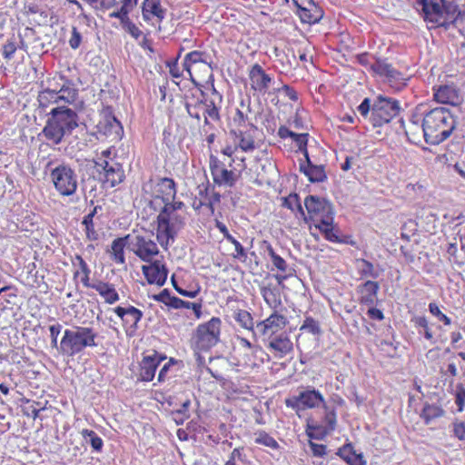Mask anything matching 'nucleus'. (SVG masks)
Wrapping results in <instances>:
<instances>
[{
    "label": "nucleus",
    "instance_id": "nucleus-39",
    "mask_svg": "<svg viewBox=\"0 0 465 465\" xmlns=\"http://www.w3.org/2000/svg\"><path fill=\"white\" fill-rule=\"evenodd\" d=\"M337 455L345 460L348 465H364L363 456L356 453L351 443L343 444L342 447L338 449Z\"/></svg>",
    "mask_w": 465,
    "mask_h": 465
},
{
    "label": "nucleus",
    "instance_id": "nucleus-61",
    "mask_svg": "<svg viewBox=\"0 0 465 465\" xmlns=\"http://www.w3.org/2000/svg\"><path fill=\"white\" fill-rule=\"evenodd\" d=\"M80 45H81V34L77 30V27L73 26L72 27V35H70V38H69V46L73 50H76V49H78V47H80Z\"/></svg>",
    "mask_w": 465,
    "mask_h": 465
},
{
    "label": "nucleus",
    "instance_id": "nucleus-51",
    "mask_svg": "<svg viewBox=\"0 0 465 465\" xmlns=\"http://www.w3.org/2000/svg\"><path fill=\"white\" fill-rule=\"evenodd\" d=\"M282 207L292 211L298 215H303V208L302 207L299 196L296 193H291L286 197H282Z\"/></svg>",
    "mask_w": 465,
    "mask_h": 465
},
{
    "label": "nucleus",
    "instance_id": "nucleus-36",
    "mask_svg": "<svg viewBox=\"0 0 465 465\" xmlns=\"http://www.w3.org/2000/svg\"><path fill=\"white\" fill-rule=\"evenodd\" d=\"M412 325L417 330L418 335L424 337V340L435 343V332H433V324L423 315H417L411 318Z\"/></svg>",
    "mask_w": 465,
    "mask_h": 465
},
{
    "label": "nucleus",
    "instance_id": "nucleus-7",
    "mask_svg": "<svg viewBox=\"0 0 465 465\" xmlns=\"http://www.w3.org/2000/svg\"><path fill=\"white\" fill-rule=\"evenodd\" d=\"M97 332L91 327L75 326L63 331L59 343V352L65 357H74L86 348L97 346Z\"/></svg>",
    "mask_w": 465,
    "mask_h": 465
},
{
    "label": "nucleus",
    "instance_id": "nucleus-53",
    "mask_svg": "<svg viewBox=\"0 0 465 465\" xmlns=\"http://www.w3.org/2000/svg\"><path fill=\"white\" fill-rule=\"evenodd\" d=\"M220 203V194L219 193L212 192L211 195L206 197L204 201H199L198 203H193L194 210H199L201 207L204 206L208 208L209 213H214V205Z\"/></svg>",
    "mask_w": 465,
    "mask_h": 465
},
{
    "label": "nucleus",
    "instance_id": "nucleus-43",
    "mask_svg": "<svg viewBox=\"0 0 465 465\" xmlns=\"http://www.w3.org/2000/svg\"><path fill=\"white\" fill-rule=\"evenodd\" d=\"M101 209L100 205H96L93 207V210L90 211L89 213L86 214V216L83 217L82 225L84 227V232H86V238L89 239V241H97L98 239V233L94 229V223L93 218L97 213V211Z\"/></svg>",
    "mask_w": 465,
    "mask_h": 465
},
{
    "label": "nucleus",
    "instance_id": "nucleus-20",
    "mask_svg": "<svg viewBox=\"0 0 465 465\" xmlns=\"http://www.w3.org/2000/svg\"><path fill=\"white\" fill-rule=\"evenodd\" d=\"M130 250L143 262H152L163 259L157 243L150 236L136 235L130 243Z\"/></svg>",
    "mask_w": 465,
    "mask_h": 465
},
{
    "label": "nucleus",
    "instance_id": "nucleus-62",
    "mask_svg": "<svg viewBox=\"0 0 465 465\" xmlns=\"http://www.w3.org/2000/svg\"><path fill=\"white\" fill-rule=\"evenodd\" d=\"M310 449L311 452H312V456L316 458H322L326 455V445L315 443L310 440Z\"/></svg>",
    "mask_w": 465,
    "mask_h": 465
},
{
    "label": "nucleus",
    "instance_id": "nucleus-48",
    "mask_svg": "<svg viewBox=\"0 0 465 465\" xmlns=\"http://www.w3.org/2000/svg\"><path fill=\"white\" fill-rule=\"evenodd\" d=\"M80 434H82V437L84 439V440L89 441L93 451L100 453V451L103 450V440L100 438V436L97 435V433H95V431L90 430L88 429H83L82 431H80Z\"/></svg>",
    "mask_w": 465,
    "mask_h": 465
},
{
    "label": "nucleus",
    "instance_id": "nucleus-17",
    "mask_svg": "<svg viewBox=\"0 0 465 465\" xmlns=\"http://www.w3.org/2000/svg\"><path fill=\"white\" fill-rule=\"evenodd\" d=\"M256 129H231V134L233 144H228L221 150V153L228 158L236 157V153L241 150L242 153H253L256 150V140L254 139V133Z\"/></svg>",
    "mask_w": 465,
    "mask_h": 465
},
{
    "label": "nucleus",
    "instance_id": "nucleus-32",
    "mask_svg": "<svg viewBox=\"0 0 465 465\" xmlns=\"http://www.w3.org/2000/svg\"><path fill=\"white\" fill-rule=\"evenodd\" d=\"M295 8L296 16L300 17V21L302 24H308L310 25H315L321 21L323 17V10L320 5H296Z\"/></svg>",
    "mask_w": 465,
    "mask_h": 465
},
{
    "label": "nucleus",
    "instance_id": "nucleus-45",
    "mask_svg": "<svg viewBox=\"0 0 465 465\" xmlns=\"http://www.w3.org/2000/svg\"><path fill=\"white\" fill-rule=\"evenodd\" d=\"M233 319H235L236 322H238L242 329L248 331H253V317H252V314H250L248 311L243 309L236 310L235 313H233Z\"/></svg>",
    "mask_w": 465,
    "mask_h": 465
},
{
    "label": "nucleus",
    "instance_id": "nucleus-34",
    "mask_svg": "<svg viewBox=\"0 0 465 465\" xmlns=\"http://www.w3.org/2000/svg\"><path fill=\"white\" fill-rule=\"evenodd\" d=\"M214 227L218 229L219 232H221L222 235H223V238H225V240L228 241L229 243L235 247V252H232V258L241 262H245L247 259L246 249H244L242 246V243H240V242L236 240V238H234L231 233H229L226 225L218 220H214Z\"/></svg>",
    "mask_w": 465,
    "mask_h": 465
},
{
    "label": "nucleus",
    "instance_id": "nucleus-40",
    "mask_svg": "<svg viewBox=\"0 0 465 465\" xmlns=\"http://www.w3.org/2000/svg\"><path fill=\"white\" fill-rule=\"evenodd\" d=\"M110 19H117L120 22V26L124 28V32L127 33L134 39L137 40L143 36V32L140 28L130 20L128 15H109Z\"/></svg>",
    "mask_w": 465,
    "mask_h": 465
},
{
    "label": "nucleus",
    "instance_id": "nucleus-12",
    "mask_svg": "<svg viewBox=\"0 0 465 465\" xmlns=\"http://www.w3.org/2000/svg\"><path fill=\"white\" fill-rule=\"evenodd\" d=\"M336 429V411L329 406H323L322 416L320 420L310 416L305 424V434L311 440H322Z\"/></svg>",
    "mask_w": 465,
    "mask_h": 465
},
{
    "label": "nucleus",
    "instance_id": "nucleus-37",
    "mask_svg": "<svg viewBox=\"0 0 465 465\" xmlns=\"http://www.w3.org/2000/svg\"><path fill=\"white\" fill-rule=\"evenodd\" d=\"M137 2L138 0H104V6L106 9L116 7V10L109 13V15H129L137 5Z\"/></svg>",
    "mask_w": 465,
    "mask_h": 465
},
{
    "label": "nucleus",
    "instance_id": "nucleus-8",
    "mask_svg": "<svg viewBox=\"0 0 465 465\" xmlns=\"http://www.w3.org/2000/svg\"><path fill=\"white\" fill-rule=\"evenodd\" d=\"M228 167L229 169L217 156L213 154L209 156V171H211L212 181L216 186L232 188L236 184L242 176V172L246 168L244 157L232 156L229 158Z\"/></svg>",
    "mask_w": 465,
    "mask_h": 465
},
{
    "label": "nucleus",
    "instance_id": "nucleus-42",
    "mask_svg": "<svg viewBox=\"0 0 465 465\" xmlns=\"http://www.w3.org/2000/svg\"><path fill=\"white\" fill-rule=\"evenodd\" d=\"M124 247L125 238H116L113 240L112 245H110V256L116 264H124Z\"/></svg>",
    "mask_w": 465,
    "mask_h": 465
},
{
    "label": "nucleus",
    "instance_id": "nucleus-35",
    "mask_svg": "<svg viewBox=\"0 0 465 465\" xmlns=\"http://www.w3.org/2000/svg\"><path fill=\"white\" fill-rule=\"evenodd\" d=\"M307 163L300 165V171L303 175L307 176L308 181L312 183H322L326 180V173H324L323 165H316L311 163L309 155H305Z\"/></svg>",
    "mask_w": 465,
    "mask_h": 465
},
{
    "label": "nucleus",
    "instance_id": "nucleus-29",
    "mask_svg": "<svg viewBox=\"0 0 465 465\" xmlns=\"http://www.w3.org/2000/svg\"><path fill=\"white\" fill-rule=\"evenodd\" d=\"M165 10L162 7L160 0H143L142 2V17L152 25L162 24L164 19Z\"/></svg>",
    "mask_w": 465,
    "mask_h": 465
},
{
    "label": "nucleus",
    "instance_id": "nucleus-50",
    "mask_svg": "<svg viewBox=\"0 0 465 465\" xmlns=\"http://www.w3.org/2000/svg\"><path fill=\"white\" fill-rule=\"evenodd\" d=\"M300 331L318 337L322 333L321 324L313 317L307 316L303 319L302 325L300 326Z\"/></svg>",
    "mask_w": 465,
    "mask_h": 465
},
{
    "label": "nucleus",
    "instance_id": "nucleus-28",
    "mask_svg": "<svg viewBox=\"0 0 465 465\" xmlns=\"http://www.w3.org/2000/svg\"><path fill=\"white\" fill-rule=\"evenodd\" d=\"M266 244V253H268L269 258H271V262H272L273 268L276 269V271L280 272L278 274L275 275V280L278 284L283 283L284 281H286L288 278H292L294 275V270L290 268L286 261L281 257V255L276 254V252L274 251L272 244L265 242Z\"/></svg>",
    "mask_w": 465,
    "mask_h": 465
},
{
    "label": "nucleus",
    "instance_id": "nucleus-33",
    "mask_svg": "<svg viewBox=\"0 0 465 465\" xmlns=\"http://www.w3.org/2000/svg\"><path fill=\"white\" fill-rule=\"evenodd\" d=\"M120 128V122L113 115L110 107H107L100 112V120L97 122L96 130L97 134L104 136H109L113 133L117 132Z\"/></svg>",
    "mask_w": 465,
    "mask_h": 465
},
{
    "label": "nucleus",
    "instance_id": "nucleus-18",
    "mask_svg": "<svg viewBox=\"0 0 465 465\" xmlns=\"http://www.w3.org/2000/svg\"><path fill=\"white\" fill-rule=\"evenodd\" d=\"M399 114L398 102L392 98L378 96L372 104L371 121L375 127L382 126L391 122Z\"/></svg>",
    "mask_w": 465,
    "mask_h": 465
},
{
    "label": "nucleus",
    "instance_id": "nucleus-11",
    "mask_svg": "<svg viewBox=\"0 0 465 465\" xmlns=\"http://www.w3.org/2000/svg\"><path fill=\"white\" fill-rule=\"evenodd\" d=\"M235 352L236 365L242 368L254 369L263 364L266 352L256 343L249 341L248 339L236 336Z\"/></svg>",
    "mask_w": 465,
    "mask_h": 465
},
{
    "label": "nucleus",
    "instance_id": "nucleus-60",
    "mask_svg": "<svg viewBox=\"0 0 465 465\" xmlns=\"http://www.w3.org/2000/svg\"><path fill=\"white\" fill-rule=\"evenodd\" d=\"M167 68H169V74H171V76L174 79H179L183 75V71L184 69H181L179 67V63L177 62V59L167 62Z\"/></svg>",
    "mask_w": 465,
    "mask_h": 465
},
{
    "label": "nucleus",
    "instance_id": "nucleus-26",
    "mask_svg": "<svg viewBox=\"0 0 465 465\" xmlns=\"http://www.w3.org/2000/svg\"><path fill=\"white\" fill-rule=\"evenodd\" d=\"M432 96L434 101L452 106H458L462 103V96L460 91L452 84H442L432 87Z\"/></svg>",
    "mask_w": 465,
    "mask_h": 465
},
{
    "label": "nucleus",
    "instance_id": "nucleus-23",
    "mask_svg": "<svg viewBox=\"0 0 465 465\" xmlns=\"http://www.w3.org/2000/svg\"><path fill=\"white\" fill-rule=\"evenodd\" d=\"M147 264L142 265V273L147 283L162 287L167 280L168 270L165 267L164 260L155 259L152 262H143Z\"/></svg>",
    "mask_w": 465,
    "mask_h": 465
},
{
    "label": "nucleus",
    "instance_id": "nucleus-5",
    "mask_svg": "<svg viewBox=\"0 0 465 465\" xmlns=\"http://www.w3.org/2000/svg\"><path fill=\"white\" fill-rule=\"evenodd\" d=\"M456 126L455 117L444 107H435L422 118V134L430 144H439L449 139Z\"/></svg>",
    "mask_w": 465,
    "mask_h": 465
},
{
    "label": "nucleus",
    "instance_id": "nucleus-9",
    "mask_svg": "<svg viewBox=\"0 0 465 465\" xmlns=\"http://www.w3.org/2000/svg\"><path fill=\"white\" fill-rule=\"evenodd\" d=\"M112 154L111 148H108L102 151L94 160L100 182L107 187H114L124 180V170Z\"/></svg>",
    "mask_w": 465,
    "mask_h": 465
},
{
    "label": "nucleus",
    "instance_id": "nucleus-64",
    "mask_svg": "<svg viewBox=\"0 0 465 465\" xmlns=\"http://www.w3.org/2000/svg\"><path fill=\"white\" fill-rule=\"evenodd\" d=\"M452 434L456 436L459 440H465V422L460 421V422H454L452 424Z\"/></svg>",
    "mask_w": 465,
    "mask_h": 465
},
{
    "label": "nucleus",
    "instance_id": "nucleus-44",
    "mask_svg": "<svg viewBox=\"0 0 465 465\" xmlns=\"http://www.w3.org/2000/svg\"><path fill=\"white\" fill-rule=\"evenodd\" d=\"M238 129H256V126L247 122V115L244 114L240 109L235 110V114L232 115L231 122H229V130Z\"/></svg>",
    "mask_w": 465,
    "mask_h": 465
},
{
    "label": "nucleus",
    "instance_id": "nucleus-1",
    "mask_svg": "<svg viewBox=\"0 0 465 465\" xmlns=\"http://www.w3.org/2000/svg\"><path fill=\"white\" fill-rule=\"evenodd\" d=\"M175 193V183L171 178H159L154 184L151 204L161 206L156 217V240L164 250L174 242L177 233L184 226V217L177 213L184 208V203L174 200Z\"/></svg>",
    "mask_w": 465,
    "mask_h": 465
},
{
    "label": "nucleus",
    "instance_id": "nucleus-25",
    "mask_svg": "<svg viewBox=\"0 0 465 465\" xmlns=\"http://www.w3.org/2000/svg\"><path fill=\"white\" fill-rule=\"evenodd\" d=\"M165 360V356L153 351V353L144 355L139 364V380L151 382L154 379L157 367Z\"/></svg>",
    "mask_w": 465,
    "mask_h": 465
},
{
    "label": "nucleus",
    "instance_id": "nucleus-2",
    "mask_svg": "<svg viewBox=\"0 0 465 465\" xmlns=\"http://www.w3.org/2000/svg\"><path fill=\"white\" fill-rule=\"evenodd\" d=\"M303 214L295 213L296 217L300 216L305 223L315 226L325 241L333 243L343 242L339 227L333 223L334 211L331 202L323 197L308 195L303 199Z\"/></svg>",
    "mask_w": 465,
    "mask_h": 465
},
{
    "label": "nucleus",
    "instance_id": "nucleus-4",
    "mask_svg": "<svg viewBox=\"0 0 465 465\" xmlns=\"http://www.w3.org/2000/svg\"><path fill=\"white\" fill-rule=\"evenodd\" d=\"M77 113L68 106L53 107L43 127V137L52 144L58 145L63 142L64 137L70 135L77 128Z\"/></svg>",
    "mask_w": 465,
    "mask_h": 465
},
{
    "label": "nucleus",
    "instance_id": "nucleus-47",
    "mask_svg": "<svg viewBox=\"0 0 465 465\" xmlns=\"http://www.w3.org/2000/svg\"><path fill=\"white\" fill-rule=\"evenodd\" d=\"M154 302L158 303H163L167 308H172L173 306L182 303L183 300L177 296H173L170 294V292L166 289L161 291V292L157 294H153L152 296Z\"/></svg>",
    "mask_w": 465,
    "mask_h": 465
},
{
    "label": "nucleus",
    "instance_id": "nucleus-49",
    "mask_svg": "<svg viewBox=\"0 0 465 465\" xmlns=\"http://www.w3.org/2000/svg\"><path fill=\"white\" fill-rule=\"evenodd\" d=\"M225 465H252V462L247 459L244 448L237 447L229 454V459L226 460Z\"/></svg>",
    "mask_w": 465,
    "mask_h": 465
},
{
    "label": "nucleus",
    "instance_id": "nucleus-10",
    "mask_svg": "<svg viewBox=\"0 0 465 465\" xmlns=\"http://www.w3.org/2000/svg\"><path fill=\"white\" fill-rule=\"evenodd\" d=\"M220 329L222 320L213 317L204 323H201L192 335V348L198 352H206L214 347L220 341Z\"/></svg>",
    "mask_w": 465,
    "mask_h": 465
},
{
    "label": "nucleus",
    "instance_id": "nucleus-15",
    "mask_svg": "<svg viewBox=\"0 0 465 465\" xmlns=\"http://www.w3.org/2000/svg\"><path fill=\"white\" fill-rule=\"evenodd\" d=\"M77 99V90L71 85L69 81L63 84L59 90L45 88L38 92V107L46 109L59 103L72 104Z\"/></svg>",
    "mask_w": 465,
    "mask_h": 465
},
{
    "label": "nucleus",
    "instance_id": "nucleus-27",
    "mask_svg": "<svg viewBox=\"0 0 465 465\" xmlns=\"http://www.w3.org/2000/svg\"><path fill=\"white\" fill-rule=\"evenodd\" d=\"M266 337L269 338L268 349L273 352L276 358L282 359L293 351V342L286 332L282 331L279 334Z\"/></svg>",
    "mask_w": 465,
    "mask_h": 465
},
{
    "label": "nucleus",
    "instance_id": "nucleus-19",
    "mask_svg": "<svg viewBox=\"0 0 465 465\" xmlns=\"http://www.w3.org/2000/svg\"><path fill=\"white\" fill-rule=\"evenodd\" d=\"M370 72L384 78L385 82L394 90H401L406 85V78L403 74L387 63L385 59H375L374 64H371Z\"/></svg>",
    "mask_w": 465,
    "mask_h": 465
},
{
    "label": "nucleus",
    "instance_id": "nucleus-41",
    "mask_svg": "<svg viewBox=\"0 0 465 465\" xmlns=\"http://www.w3.org/2000/svg\"><path fill=\"white\" fill-rule=\"evenodd\" d=\"M445 411L440 405L425 403L422 407L420 417L424 420L425 425H430L434 420L442 417Z\"/></svg>",
    "mask_w": 465,
    "mask_h": 465
},
{
    "label": "nucleus",
    "instance_id": "nucleus-21",
    "mask_svg": "<svg viewBox=\"0 0 465 465\" xmlns=\"http://www.w3.org/2000/svg\"><path fill=\"white\" fill-rule=\"evenodd\" d=\"M249 90L253 94L264 95L269 92V88L273 84V76L263 69L258 63L252 64L248 68Z\"/></svg>",
    "mask_w": 465,
    "mask_h": 465
},
{
    "label": "nucleus",
    "instance_id": "nucleus-56",
    "mask_svg": "<svg viewBox=\"0 0 465 465\" xmlns=\"http://www.w3.org/2000/svg\"><path fill=\"white\" fill-rule=\"evenodd\" d=\"M172 285H173V289L174 291H176V292H178L179 294L184 296V297H187V298H194L196 297L199 292H200V287L198 286L197 288L195 289H193L191 291H187V290H184L183 289L182 287H180L174 281V276H172Z\"/></svg>",
    "mask_w": 465,
    "mask_h": 465
},
{
    "label": "nucleus",
    "instance_id": "nucleus-57",
    "mask_svg": "<svg viewBox=\"0 0 465 465\" xmlns=\"http://www.w3.org/2000/svg\"><path fill=\"white\" fill-rule=\"evenodd\" d=\"M454 396H456V405L459 408V412H462L465 407V388L461 383L457 384Z\"/></svg>",
    "mask_w": 465,
    "mask_h": 465
},
{
    "label": "nucleus",
    "instance_id": "nucleus-22",
    "mask_svg": "<svg viewBox=\"0 0 465 465\" xmlns=\"http://www.w3.org/2000/svg\"><path fill=\"white\" fill-rule=\"evenodd\" d=\"M112 311L122 321V326H124L126 336L134 337L137 332L138 323L143 319V312L132 305H127L126 307L116 306Z\"/></svg>",
    "mask_w": 465,
    "mask_h": 465
},
{
    "label": "nucleus",
    "instance_id": "nucleus-52",
    "mask_svg": "<svg viewBox=\"0 0 465 465\" xmlns=\"http://www.w3.org/2000/svg\"><path fill=\"white\" fill-rule=\"evenodd\" d=\"M255 444L268 447L271 450H279V443H277L276 440L264 430L256 431Z\"/></svg>",
    "mask_w": 465,
    "mask_h": 465
},
{
    "label": "nucleus",
    "instance_id": "nucleus-6",
    "mask_svg": "<svg viewBox=\"0 0 465 465\" xmlns=\"http://www.w3.org/2000/svg\"><path fill=\"white\" fill-rule=\"evenodd\" d=\"M261 295H262L266 305L272 309V313L269 314L264 320L258 322L256 328L263 337L278 335L289 324L286 315L281 312L284 310L282 307L281 297L276 290L270 285L261 287Z\"/></svg>",
    "mask_w": 465,
    "mask_h": 465
},
{
    "label": "nucleus",
    "instance_id": "nucleus-54",
    "mask_svg": "<svg viewBox=\"0 0 465 465\" xmlns=\"http://www.w3.org/2000/svg\"><path fill=\"white\" fill-rule=\"evenodd\" d=\"M174 310H181V309H186L191 310L193 312L194 319H201L202 318V302H190L183 301L182 303L175 304L171 307Z\"/></svg>",
    "mask_w": 465,
    "mask_h": 465
},
{
    "label": "nucleus",
    "instance_id": "nucleus-3",
    "mask_svg": "<svg viewBox=\"0 0 465 465\" xmlns=\"http://www.w3.org/2000/svg\"><path fill=\"white\" fill-rule=\"evenodd\" d=\"M421 7L422 21L429 29L448 30L460 17V11L456 2L450 0H415Z\"/></svg>",
    "mask_w": 465,
    "mask_h": 465
},
{
    "label": "nucleus",
    "instance_id": "nucleus-14",
    "mask_svg": "<svg viewBox=\"0 0 465 465\" xmlns=\"http://www.w3.org/2000/svg\"><path fill=\"white\" fill-rule=\"evenodd\" d=\"M55 192L63 197H72L77 191V174L70 165L61 163L50 173Z\"/></svg>",
    "mask_w": 465,
    "mask_h": 465
},
{
    "label": "nucleus",
    "instance_id": "nucleus-24",
    "mask_svg": "<svg viewBox=\"0 0 465 465\" xmlns=\"http://www.w3.org/2000/svg\"><path fill=\"white\" fill-rule=\"evenodd\" d=\"M211 94L212 97H207V94L203 91H201L202 98L198 103L194 105L204 106L205 111H203V118H205V124H209V121L219 122L220 121V104L222 103V95L219 94L217 91L214 89V85L211 83Z\"/></svg>",
    "mask_w": 465,
    "mask_h": 465
},
{
    "label": "nucleus",
    "instance_id": "nucleus-30",
    "mask_svg": "<svg viewBox=\"0 0 465 465\" xmlns=\"http://www.w3.org/2000/svg\"><path fill=\"white\" fill-rule=\"evenodd\" d=\"M86 289H92L97 292V294L104 299V303L113 305L120 300L117 290L114 287L111 282H104L102 280H96L90 282L89 285H83Z\"/></svg>",
    "mask_w": 465,
    "mask_h": 465
},
{
    "label": "nucleus",
    "instance_id": "nucleus-31",
    "mask_svg": "<svg viewBox=\"0 0 465 465\" xmlns=\"http://www.w3.org/2000/svg\"><path fill=\"white\" fill-rule=\"evenodd\" d=\"M379 283L375 281H365L357 286L358 303L373 306L378 298Z\"/></svg>",
    "mask_w": 465,
    "mask_h": 465
},
{
    "label": "nucleus",
    "instance_id": "nucleus-16",
    "mask_svg": "<svg viewBox=\"0 0 465 465\" xmlns=\"http://www.w3.org/2000/svg\"><path fill=\"white\" fill-rule=\"evenodd\" d=\"M206 53L202 51H191L184 55L183 69L189 74L192 83L199 84L205 78L212 79L209 64L206 62Z\"/></svg>",
    "mask_w": 465,
    "mask_h": 465
},
{
    "label": "nucleus",
    "instance_id": "nucleus-58",
    "mask_svg": "<svg viewBox=\"0 0 465 465\" xmlns=\"http://www.w3.org/2000/svg\"><path fill=\"white\" fill-rule=\"evenodd\" d=\"M16 51V44L15 41L13 39L7 40L5 42V45H3V58L5 60H11V58L14 56V54H15Z\"/></svg>",
    "mask_w": 465,
    "mask_h": 465
},
{
    "label": "nucleus",
    "instance_id": "nucleus-46",
    "mask_svg": "<svg viewBox=\"0 0 465 465\" xmlns=\"http://www.w3.org/2000/svg\"><path fill=\"white\" fill-rule=\"evenodd\" d=\"M357 271L358 275H360L361 279H367V278H378V272H376L375 268L373 267V264L364 259H358L357 260Z\"/></svg>",
    "mask_w": 465,
    "mask_h": 465
},
{
    "label": "nucleus",
    "instance_id": "nucleus-13",
    "mask_svg": "<svg viewBox=\"0 0 465 465\" xmlns=\"http://www.w3.org/2000/svg\"><path fill=\"white\" fill-rule=\"evenodd\" d=\"M283 402L286 408L292 409L296 415L307 410L328 406L321 391L310 387L300 391L296 395L289 396Z\"/></svg>",
    "mask_w": 465,
    "mask_h": 465
},
{
    "label": "nucleus",
    "instance_id": "nucleus-55",
    "mask_svg": "<svg viewBox=\"0 0 465 465\" xmlns=\"http://www.w3.org/2000/svg\"><path fill=\"white\" fill-rule=\"evenodd\" d=\"M429 312H430V314L434 316V318L439 320V322H442V324H444V326L450 325V318L448 315L444 314L440 311V306H438V304H436L435 302H430Z\"/></svg>",
    "mask_w": 465,
    "mask_h": 465
},
{
    "label": "nucleus",
    "instance_id": "nucleus-38",
    "mask_svg": "<svg viewBox=\"0 0 465 465\" xmlns=\"http://www.w3.org/2000/svg\"><path fill=\"white\" fill-rule=\"evenodd\" d=\"M73 266H77L76 270L73 272V279H80V282H82L83 285L93 283L90 282V268L81 255L77 254L74 256V260H73Z\"/></svg>",
    "mask_w": 465,
    "mask_h": 465
},
{
    "label": "nucleus",
    "instance_id": "nucleus-63",
    "mask_svg": "<svg viewBox=\"0 0 465 465\" xmlns=\"http://www.w3.org/2000/svg\"><path fill=\"white\" fill-rule=\"evenodd\" d=\"M177 361L173 358H171L169 359V361L162 366L161 371H159V374H157V382H164L167 378L168 370H170V368Z\"/></svg>",
    "mask_w": 465,
    "mask_h": 465
},
{
    "label": "nucleus",
    "instance_id": "nucleus-59",
    "mask_svg": "<svg viewBox=\"0 0 465 465\" xmlns=\"http://www.w3.org/2000/svg\"><path fill=\"white\" fill-rule=\"evenodd\" d=\"M308 133H303V135L296 136V138H291L295 143L296 148L303 153V155H308Z\"/></svg>",
    "mask_w": 465,
    "mask_h": 465
}]
</instances>
